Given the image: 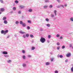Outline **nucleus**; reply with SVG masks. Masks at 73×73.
<instances>
[{
    "instance_id": "obj_1",
    "label": "nucleus",
    "mask_w": 73,
    "mask_h": 73,
    "mask_svg": "<svg viewBox=\"0 0 73 73\" xmlns=\"http://www.w3.org/2000/svg\"><path fill=\"white\" fill-rule=\"evenodd\" d=\"M57 16V11L54 10V13H52L51 15V17L52 18L54 17L55 16Z\"/></svg>"
},
{
    "instance_id": "obj_2",
    "label": "nucleus",
    "mask_w": 73,
    "mask_h": 73,
    "mask_svg": "<svg viewBox=\"0 0 73 73\" xmlns=\"http://www.w3.org/2000/svg\"><path fill=\"white\" fill-rule=\"evenodd\" d=\"M8 30H6L5 31L2 30L1 31V34H3L4 35H6V33H8Z\"/></svg>"
},
{
    "instance_id": "obj_3",
    "label": "nucleus",
    "mask_w": 73,
    "mask_h": 73,
    "mask_svg": "<svg viewBox=\"0 0 73 73\" xmlns=\"http://www.w3.org/2000/svg\"><path fill=\"white\" fill-rule=\"evenodd\" d=\"M45 39L42 37H41L40 39V41L42 43H44L45 42Z\"/></svg>"
},
{
    "instance_id": "obj_4",
    "label": "nucleus",
    "mask_w": 73,
    "mask_h": 73,
    "mask_svg": "<svg viewBox=\"0 0 73 73\" xmlns=\"http://www.w3.org/2000/svg\"><path fill=\"white\" fill-rule=\"evenodd\" d=\"M19 9H23L25 8V6L22 5H19Z\"/></svg>"
},
{
    "instance_id": "obj_5",
    "label": "nucleus",
    "mask_w": 73,
    "mask_h": 73,
    "mask_svg": "<svg viewBox=\"0 0 73 73\" xmlns=\"http://www.w3.org/2000/svg\"><path fill=\"white\" fill-rule=\"evenodd\" d=\"M2 54H7L8 52L7 51H4L2 52Z\"/></svg>"
},
{
    "instance_id": "obj_6",
    "label": "nucleus",
    "mask_w": 73,
    "mask_h": 73,
    "mask_svg": "<svg viewBox=\"0 0 73 73\" xmlns=\"http://www.w3.org/2000/svg\"><path fill=\"white\" fill-rule=\"evenodd\" d=\"M19 33L21 34H25V32L22 31H19Z\"/></svg>"
},
{
    "instance_id": "obj_7",
    "label": "nucleus",
    "mask_w": 73,
    "mask_h": 73,
    "mask_svg": "<svg viewBox=\"0 0 73 73\" xmlns=\"http://www.w3.org/2000/svg\"><path fill=\"white\" fill-rule=\"evenodd\" d=\"M28 12H32V9H29L28 10Z\"/></svg>"
},
{
    "instance_id": "obj_8",
    "label": "nucleus",
    "mask_w": 73,
    "mask_h": 73,
    "mask_svg": "<svg viewBox=\"0 0 73 73\" xmlns=\"http://www.w3.org/2000/svg\"><path fill=\"white\" fill-rule=\"evenodd\" d=\"M49 0H44V3H49Z\"/></svg>"
},
{
    "instance_id": "obj_9",
    "label": "nucleus",
    "mask_w": 73,
    "mask_h": 73,
    "mask_svg": "<svg viewBox=\"0 0 73 73\" xmlns=\"http://www.w3.org/2000/svg\"><path fill=\"white\" fill-rule=\"evenodd\" d=\"M7 62L8 63H11V62H12V60H7Z\"/></svg>"
},
{
    "instance_id": "obj_10",
    "label": "nucleus",
    "mask_w": 73,
    "mask_h": 73,
    "mask_svg": "<svg viewBox=\"0 0 73 73\" xmlns=\"http://www.w3.org/2000/svg\"><path fill=\"white\" fill-rule=\"evenodd\" d=\"M0 11L1 12H3V11H4V10H5V9H4L3 8H1L0 9Z\"/></svg>"
},
{
    "instance_id": "obj_11",
    "label": "nucleus",
    "mask_w": 73,
    "mask_h": 73,
    "mask_svg": "<svg viewBox=\"0 0 73 73\" xmlns=\"http://www.w3.org/2000/svg\"><path fill=\"white\" fill-rule=\"evenodd\" d=\"M4 24H8V21H7V20H5L4 21Z\"/></svg>"
},
{
    "instance_id": "obj_12",
    "label": "nucleus",
    "mask_w": 73,
    "mask_h": 73,
    "mask_svg": "<svg viewBox=\"0 0 73 73\" xmlns=\"http://www.w3.org/2000/svg\"><path fill=\"white\" fill-rule=\"evenodd\" d=\"M46 65H50V62H47L46 63Z\"/></svg>"
},
{
    "instance_id": "obj_13",
    "label": "nucleus",
    "mask_w": 73,
    "mask_h": 73,
    "mask_svg": "<svg viewBox=\"0 0 73 73\" xmlns=\"http://www.w3.org/2000/svg\"><path fill=\"white\" fill-rule=\"evenodd\" d=\"M46 26L48 27H50V24H47L46 25Z\"/></svg>"
},
{
    "instance_id": "obj_14",
    "label": "nucleus",
    "mask_w": 73,
    "mask_h": 73,
    "mask_svg": "<svg viewBox=\"0 0 73 73\" xmlns=\"http://www.w3.org/2000/svg\"><path fill=\"white\" fill-rule=\"evenodd\" d=\"M22 26L24 27H26V24H25V23H23L22 24Z\"/></svg>"
},
{
    "instance_id": "obj_15",
    "label": "nucleus",
    "mask_w": 73,
    "mask_h": 73,
    "mask_svg": "<svg viewBox=\"0 0 73 73\" xmlns=\"http://www.w3.org/2000/svg\"><path fill=\"white\" fill-rule=\"evenodd\" d=\"M46 21L47 22H49V19H48V18H46Z\"/></svg>"
},
{
    "instance_id": "obj_16",
    "label": "nucleus",
    "mask_w": 73,
    "mask_h": 73,
    "mask_svg": "<svg viewBox=\"0 0 73 73\" xmlns=\"http://www.w3.org/2000/svg\"><path fill=\"white\" fill-rule=\"evenodd\" d=\"M6 19H7V17H3V20H4V21L5 20H6Z\"/></svg>"
},
{
    "instance_id": "obj_17",
    "label": "nucleus",
    "mask_w": 73,
    "mask_h": 73,
    "mask_svg": "<svg viewBox=\"0 0 73 73\" xmlns=\"http://www.w3.org/2000/svg\"><path fill=\"white\" fill-rule=\"evenodd\" d=\"M18 14H19V15H20L21 13V10H19L18 12Z\"/></svg>"
},
{
    "instance_id": "obj_18",
    "label": "nucleus",
    "mask_w": 73,
    "mask_h": 73,
    "mask_svg": "<svg viewBox=\"0 0 73 73\" xmlns=\"http://www.w3.org/2000/svg\"><path fill=\"white\" fill-rule=\"evenodd\" d=\"M19 23L20 24H21V25H22V24H23V22L22 21H20L19 22Z\"/></svg>"
},
{
    "instance_id": "obj_19",
    "label": "nucleus",
    "mask_w": 73,
    "mask_h": 73,
    "mask_svg": "<svg viewBox=\"0 0 73 73\" xmlns=\"http://www.w3.org/2000/svg\"><path fill=\"white\" fill-rule=\"evenodd\" d=\"M70 20L71 21H73V17H71L70 18Z\"/></svg>"
},
{
    "instance_id": "obj_20",
    "label": "nucleus",
    "mask_w": 73,
    "mask_h": 73,
    "mask_svg": "<svg viewBox=\"0 0 73 73\" xmlns=\"http://www.w3.org/2000/svg\"><path fill=\"white\" fill-rule=\"evenodd\" d=\"M13 9L14 11H16V7H14Z\"/></svg>"
},
{
    "instance_id": "obj_21",
    "label": "nucleus",
    "mask_w": 73,
    "mask_h": 73,
    "mask_svg": "<svg viewBox=\"0 0 73 73\" xmlns=\"http://www.w3.org/2000/svg\"><path fill=\"white\" fill-rule=\"evenodd\" d=\"M34 49H35V47L34 46H33L31 49V50H34Z\"/></svg>"
},
{
    "instance_id": "obj_22",
    "label": "nucleus",
    "mask_w": 73,
    "mask_h": 73,
    "mask_svg": "<svg viewBox=\"0 0 73 73\" xmlns=\"http://www.w3.org/2000/svg\"><path fill=\"white\" fill-rule=\"evenodd\" d=\"M60 35L59 34H57L56 35V37H60Z\"/></svg>"
},
{
    "instance_id": "obj_23",
    "label": "nucleus",
    "mask_w": 73,
    "mask_h": 73,
    "mask_svg": "<svg viewBox=\"0 0 73 73\" xmlns=\"http://www.w3.org/2000/svg\"><path fill=\"white\" fill-rule=\"evenodd\" d=\"M15 24H19V21H16L15 22Z\"/></svg>"
},
{
    "instance_id": "obj_24",
    "label": "nucleus",
    "mask_w": 73,
    "mask_h": 73,
    "mask_svg": "<svg viewBox=\"0 0 73 73\" xmlns=\"http://www.w3.org/2000/svg\"><path fill=\"white\" fill-rule=\"evenodd\" d=\"M44 8H48V6L47 5H45V6H44V7H43Z\"/></svg>"
},
{
    "instance_id": "obj_25",
    "label": "nucleus",
    "mask_w": 73,
    "mask_h": 73,
    "mask_svg": "<svg viewBox=\"0 0 73 73\" xmlns=\"http://www.w3.org/2000/svg\"><path fill=\"white\" fill-rule=\"evenodd\" d=\"M4 57H9V55H4Z\"/></svg>"
},
{
    "instance_id": "obj_26",
    "label": "nucleus",
    "mask_w": 73,
    "mask_h": 73,
    "mask_svg": "<svg viewBox=\"0 0 73 73\" xmlns=\"http://www.w3.org/2000/svg\"><path fill=\"white\" fill-rule=\"evenodd\" d=\"M29 34H27L26 35V36L27 37H29Z\"/></svg>"
},
{
    "instance_id": "obj_27",
    "label": "nucleus",
    "mask_w": 73,
    "mask_h": 73,
    "mask_svg": "<svg viewBox=\"0 0 73 73\" xmlns=\"http://www.w3.org/2000/svg\"><path fill=\"white\" fill-rule=\"evenodd\" d=\"M30 36L31 38H33V37H33V35H30Z\"/></svg>"
},
{
    "instance_id": "obj_28",
    "label": "nucleus",
    "mask_w": 73,
    "mask_h": 73,
    "mask_svg": "<svg viewBox=\"0 0 73 73\" xmlns=\"http://www.w3.org/2000/svg\"><path fill=\"white\" fill-rule=\"evenodd\" d=\"M15 3H16V4H18L19 3V2L17 0L15 1Z\"/></svg>"
},
{
    "instance_id": "obj_29",
    "label": "nucleus",
    "mask_w": 73,
    "mask_h": 73,
    "mask_svg": "<svg viewBox=\"0 0 73 73\" xmlns=\"http://www.w3.org/2000/svg\"><path fill=\"white\" fill-rule=\"evenodd\" d=\"M22 52L23 53H25V50H23L22 51Z\"/></svg>"
},
{
    "instance_id": "obj_30",
    "label": "nucleus",
    "mask_w": 73,
    "mask_h": 73,
    "mask_svg": "<svg viewBox=\"0 0 73 73\" xmlns=\"http://www.w3.org/2000/svg\"><path fill=\"white\" fill-rule=\"evenodd\" d=\"M71 71L72 72H73V66L71 69Z\"/></svg>"
},
{
    "instance_id": "obj_31",
    "label": "nucleus",
    "mask_w": 73,
    "mask_h": 73,
    "mask_svg": "<svg viewBox=\"0 0 73 73\" xmlns=\"http://www.w3.org/2000/svg\"><path fill=\"white\" fill-rule=\"evenodd\" d=\"M53 7V6L52 5H49V8H52Z\"/></svg>"
},
{
    "instance_id": "obj_32",
    "label": "nucleus",
    "mask_w": 73,
    "mask_h": 73,
    "mask_svg": "<svg viewBox=\"0 0 73 73\" xmlns=\"http://www.w3.org/2000/svg\"><path fill=\"white\" fill-rule=\"evenodd\" d=\"M65 48V46L64 45H63L62 47V49H64Z\"/></svg>"
},
{
    "instance_id": "obj_33",
    "label": "nucleus",
    "mask_w": 73,
    "mask_h": 73,
    "mask_svg": "<svg viewBox=\"0 0 73 73\" xmlns=\"http://www.w3.org/2000/svg\"><path fill=\"white\" fill-rule=\"evenodd\" d=\"M60 7H62V8H64V6L63 5H60Z\"/></svg>"
},
{
    "instance_id": "obj_34",
    "label": "nucleus",
    "mask_w": 73,
    "mask_h": 73,
    "mask_svg": "<svg viewBox=\"0 0 73 73\" xmlns=\"http://www.w3.org/2000/svg\"><path fill=\"white\" fill-rule=\"evenodd\" d=\"M23 38H25L26 37V36H25V35H23Z\"/></svg>"
},
{
    "instance_id": "obj_35",
    "label": "nucleus",
    "mask_w": 73,
    "mask_h": 73,
    "mask_svg": "<svg viewBox=\"0 0 73 73\" xmlns=\"http://www.w3.org/2000/svg\"><path fill=\"white\" fill-rule=\"evenodd\" d=\"M54 73H58V70H55V71Z\"/></svg>"
},
{
    "instance_id": "obj_36",
    "label": "nucleus",
    "mask_w": 73,
    "mask_h": 73,
    "mask_svg": "<svg viewBox=\"0 0 73 73\" xmlns=\"http://www.w3.org/2000/svg\"><path fill=\"white\" fill-rule=\"evenodd\" d=\"M65 62L66 63V62H68V60L66 59L65 60Z\"/></svg>"
},
{
    "instance_id": "obj_37",
    "label": "nucleus",
    "mask_w": 73,
    "mask_h": 73,
    "mask_svg": "<svg viewBox=\"0 0 73 73\" xmlns=\"http://www.w3.org/2000/svg\"><path fill=\"white\" fill-rule=\"evenodd\" d=\"M60 47L59 46H58L57 47V50H59V49H60Z\"/></svg>"
},
{
    "instance_id": "obj_38",
    "label": "nucleus",
    "mask_w": 73,
    "mask_h": 73,
    "mask_svg": "<svg viewBox=\"0 0 73 73\" xmlns=\"http://www.w3.org/2000/svg\"><path fill=\"white\" fill-rule=\"evenodd\" d=\"M50 37H51V36L50 35H49L48 36V38H50Z\"/></svg>"
},
{
    "instance_id": "obj_39",
    "label": "nucleus",
    "mask_w": 73,
    "mask_h": 73,
    "mask_svg": "<svg viewBox=\"0 0 73 73\" xmlns=\"http://www.w3.org/2000/svg\"><path fill=\"white\" fill-rule=\"evenodd\" d=\"M27 21H28V23H31V21H30V20H28Z\"/></svg>"
},
{
    "instance_id": "obj_40",
    "label": "nucleus",
    "mask_w": 73,
    "mask_h": 73,
    "mask_svg": "<svg viewBox=\"0 0 73 73\" xmlns=\"http://www.w3.org/2000/svg\"><path fill=\"white\" fill-rule=\"evenodd\" d=\"M23 59H25V56H23Z\"/></svg>"
},
{
    "instance_id": "obj_41",
    "label": "nucleus",
    "mask_w": 73,
    "mask_h": 73,
    "mask_svg": "<svg viewBox=\"0 0 73 73\" xmlns=\"http://www.w3.org/2000/svg\"><path fill=\"white\" fill-rule=\"evenodd\" d=\"M0 1L1 3H3V0H0Z\"/></svg>"
},
{
    "instance_id": "obj_42",
    "label": "nucleus",
    "mask_w": 73,
    "mask_h": 73,
    "mask_svg": "<svg viewBox=\"0 0 73 73\" xmlns=\"http://www.w3.org/2000/svg\"><path fill=\"white\" fill-rule=\"evenodd\" d=\"M59 57H60V58H62V57H63V56H62V55H60L59 56Z\"/></svg>"
},
{
    "instance_id": "obj_43",
    "label": "nucleus",
    "mask_w": 73,
    "mask_h": 73,
    "mask_svg": "<svg viewBox=\"0 0 73 73\" xmlns=\"http://www.w3.org/2000/svg\"><path fill=\"white\" fill-rule=\"evenodd\" d=\"M70 56V55H66V57H69Z\"/></svg>"
},
{
    "instance_id": "obj_44",
    "label": "nucleus",
    "mask_w": 73,
    "mask_h": 73,
    "mask_svg": "<svg viewBox=\"0 0 73 73\" xmlns=\"http://www.w3.org/2000/svg\"><path fill=\"white\" fill-rule=\"evenodd\" d=\"M66 55H71L70 53L68 52V54H66Z\"/></svg>"
},
{
    "instance_id": "obj_45",
    "label": "nucleus",
    "mask_w": 73,
    "mask_h": 73,
    "mask_svg": "<svg viewBox=\"0 0 73 73\" xmlns=\"http://www.w3.org/2000/svg\"><path fill=\"white\" fill-rule=\"evenodd\" d=\"M25 66H26V64H23V67H25Z\"/></svg>"
},
{
    "instance_id": "obj_46",
    "label": "nucleus",
    "mask_w": 73,
    "mask_h": 73,
    "mask_svg": "<svg viewBox=\"0 0 73 73\" xmlns=\"http://www.w3.org/2000/svg\"><path fill=\"white\" fill-rule=\"evenodd\" d=\"M27 29H30V27L29 26H27Z\"/></svg>"
},
{
    "instance_id": "obj_47",
    "label": "nucleus",
    "mask_w": 73,
    "mask_h": 73,
    "mask_svg": "<svg viewBox=\"0 0 73 73\" xmlns=\"http://www.w3.org/2000/svg\"><path fill=\"white\" fill-rule=\"evenodd\" d=\"M53 60H54V59L53 58H52L51 59V61L52 62V61H53Z\"/></svg>"
},
{
    "instance_id": "obj_48",
    "label": "nucleus",
    "mask_w": 73,
    "mask_h": 73,
    "mask_svg": "<svg viewBox=\"0 0 73 73\" xmlns=\"http://www.w3.org/2000/svg\"><path fill=\"white\" fill-rule=\"evenodd\" d=\"M57 1H58V3H61V1H60V0H57Z\"/></svg>"
},
{
    "instance_id": "obj_49",
    "label": "nucleus",
    "mask_w": 73,
    "mask_h": 73,
    "mask_svg": "<svg viewBox=\"0 0 73 73\" xmlns=\"http://www.w3.org/2000/svg\"><path fill=\"white\" fill-rule=\"evenodd\" d=\"M60 7H61V6L60 5L57 6V8H60Z\"/></svg>"
},
{
    "instance_id": "obj_50",
    "label": "nucleus",
    "mask_w": 73,
    "mask_h": 73,
    "mask_svg": "<svg viewBox=\"0 0 73 73\" xmlns=\"http://www.w3.org/2000/svg\"><path fill=\"white\" fill-rule=\"evenodd\" d=\"M47 42L48 43H49V42H50V41L49 40H47Z\"/></svg>"
},
{
    "instance_id": "obj_51",
    "label": "nucleus",
    "mask_w": 73,
    "mask_h": 73,
    "mask_svg": "<svg viewBox=\"0 0 73 73\" xmlns=\"http://www.w3.org/2000/svg\"><path fill=\"white\" fill-rule=\"evenodd\" d=\"M56 44L57 45H60V43H57Z\"/></svg>"
},
{
    "instance_id": "obj_52",
    "label": "nucleus",
    "mask_w": 73,
    "mask_h": 73,
    "mask_svg": "<svg viewBox=\"0 0 73 73\" xmlns=\"http://www.w3.org/2000/svg\"><path fill=\"white\" fill-rule=\"evenodd\" d=\"M64 7H67V5L65 4L64 5Z\"/></svg>"
},
{
    "instance_id": "obj_53",
    "label": "nucleus",
    "mask_w": 73,
    "mask_h": 73,
    "mask_svg": "<svg viewBox=\"0 0 73 73\" xmlns=\"http://www.w3.org/2000/svg\"><path fill=\"white\" fill-rule=\"evenodd\" d=\"M14 36L16 37H17V35L16 34H15L14 35Z\"/></svg>"
},
{
    "instance_id": "obj_54",
    "label": "nucleus",
    "mask_w": 73,
    "mask_h": 73,
    "mask_svg": "<svg viewBox=\"0 0 73 73\" xmlns=\"http://www.w3.org/2000/svg\"><path fill=\"white\" fill-rule=\"evenodd\" d=\"M63 37H62V36H61V37H60V39H62V38H63Z\"/></svg>"
},
{
    "instance_id": "obj_55",
    "label": "nucleus",
    "mask_w": 73,
    "mask_h": 73,
    "mask_svg": "<svg viewBox=\"0 0 73 73\" xmlns=\"http://www.w3.org/2000/svg\"><path fill=\"white\" fill-rule=\"evenodd\" d=\"M29 57H31V55H28Z\"/></svg>"
},
{
    "instance_id": "obj_56",
    "label": "nucleus",
    "mask_w": 73,
    "mask_h": 73,
    "mask_svg": "<svg viewBox=\"0 0 73 73\" xmlns=\"http://www.w3.org/2000/svg\"><path fill=\"white\" fill-rule=\"evenodd\" d=\"M72 44H70V47H72Z\"/></svg>"
},
{
    "instance_id": "obj_57",
    "label": "nucleus",
    "mask_w": 73,
    "mask_h": 73,
    "mask_svg": "<svg viewBox=\"0 0 73 73\" xmlns=\"http://www.w3.org/2000/svg\"><path fill=\"white\" fill-rule=\"evenodd\" d=\"M9 37H10V36H7V38H9Z\"/></svg>"
},
{
    "instance_id": "obj_58",
    "label": "nucleus",
    "mask_w": 73,
    "mask_h": 73,
    "mask_svg": "<svg viewBox=\"0 0 73 73\" xmlns=\"http://www.w3.org/2000/svg\"><path fill=\"white\" fill-rule=\"evenodd\" d=\"M50 54H53V52L50 53Z\"/></svg>"
},
{
    "instance_id": "obj_59",
    "label": "nucleus",
    "mask_w": 73,
    "mask_h": 73,
    "mask_svg": "<svg viewBox=\"0 0 73 73\" xmlns=\"http://www.w3.org/2000/svg\"><path fill=\"white\" fill-rule=\"evenodd\" d=\"M24 16H22V19H24Z\"/></svg>"
},
{
    "instance_id": "obj_60",
    "label": "nucleus",
    "mask_w": 73,
    "mask_h": 73,
    "mask_svg": "<svg viewBox=\"0 0 73 73\" xmlns=\"http://www.w3.org/2000/svg\"><path fill=\"white\" fill-rule=\"evenodd\" d=\"M42 30H42V29H40V31H42Z\"/></svg>"
},
{
    "instance_id": "obj_61",
    "label": "nucleus",
    "mask_w": 73,
    "mask_h": 73,
    "mask_svg": "<svg viewBox=\"0 0 73 73\" xmlns=\"http://www.w3.org/2000/svg\"><path fill=\"white\" fill-rule=\"evenodd\" d=\"M13 11H11V12H10V13H13Z\"/></svg>"
},
{
    "instance_id": "obj_62",
    "label": "nucleus",
    "mask_w": 73,
    "mask_h": 73,
    "mask_svg": "<svg viewBox=\"0 0 73 73\" xmlns=\"http://www.w3.org/2000/svg\"><path fill=\"white\" fill-rule=\"evenodd\" d=\"M57 57H58L59 58V57H60V56H59V55H58Z\"/></svg>"
},
{
    "instance_id": "obj_63",
    "label": "nucleus",
    "mask_w": 73,
    "mask_h": 73,
    "mask_svg": "<svg viewBox=\"0 0 73 73\" xmlns=\"http://www.w3.org/2000/svg\"><path fill=\"white\" fill-rule=\"evenodd\" d=\"M1 12H0V15H1Z\"/></svg>"
},
{
    "instance_id": "obj_64",
    "label": "nucleus",
    "mask_w": 73,
    "mask_h": 73,
    "mask_svg": "<svg viewBox=\"0 0 73 73\" xmlns=\"http://www.w3.org/2000/svg\"><path fill=\"white\" fill-rule=\"evenodd\" d=\"M33 42V41L32 40V42Z\"/></svg>"
}]
</instances>
